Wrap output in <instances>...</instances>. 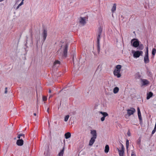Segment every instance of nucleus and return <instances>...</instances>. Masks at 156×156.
Listing matches in <instances>:
<instances>
[{
    "instance_id": "obj_36",
    "label": "nucleus",
    "mask_w": 156,
    "mask_h": 156,
    "mask_svg": "<svg viewBox=\"0 0 156 156\" xmlns=\"http://www.w3.org/2000/svg\"><path fill=\"white\" fill-rule=\"evenodd\" d=\"M5 93L6 94H7V87H6L5 88Z\"/></svg>"
},
{
    "instance_id": "obj_13",
    "label": "nucleus",
    "mask_w": 156,
    "mask_h": 156,
    "mask_svg": "<svg viewBox=\"0 0 156 156\" xmlns=\"http://www.w3.org/2000/svg\"><path fill=\"white\" fill-rule=\"evenodd\" d=\"M92 136V137L93 138H97V133L96 131L95 130H91L90 132Z\"/></svg>"
},
{
    "instance_id": "obj_20",
    "label": "nucleus",
    "mask_w": 156,
    "mask_h": 156,
    "mask_svg": "<svg viewBox=\"0 0 156 156\" xmlns=\"http://www.w3.org/2000/svg\"><path fill=\"white\" fill-rule=\"evenodd\" d=\"M119 88L117 87H116L114 88L113 92L114 94L117 93L119 91Z\"/></svg>"
},
{
    "instance_id": "obj_40",
    "label": "nucleus",
    "mask_w": 156,
    "mask_h": 156,
    "mask_svg": "<svg viewBox=\"0 0 156 156\" xmlns=\"http://www.w3.org/2000/svg\"><path fill=\"white\" fill-rule=\"evenodd\" d=\"M155 131H155V130H153L152 131V132L151 134H153L155 133Z\"/></svg>"
},
{
    "instance_id": "obj_34",
    "label": "nucleus",
    "mask_w": 156,
    "mask_h": 156,
    "mask_svg": "<svg viewBox=\"0 0 156 156\" xmlns=\"http://www.w3.org/2000/svg\"><path fill=\"white\" fill-rule=\"evenodd\" d=\"M47 99V98L46 97L43 96V101H46Z\"/></svg>"
},
{
    "instance_id": "obj_50",
    "label": "nucleus",
    "mask_w": 156,
    "mask_h": 156,
    "mask_svg": "<svg viewBox=\"0 0 156 156\" xmlns=\"http://www.w3.org/2000/svg\"><path fill=\"white\" fill-rule=\"evenodd\" d=\"M117 149L118 150V152L119 151V150H120L118 148H117Z\"/></svg>"
},
{
    "instance_id": "obj_41",
    "label": "nucleus",
    "mask_w": 156,
    "mask_h": 156,
    "mask_svg": "<svg viewBox=\"0 0 156 156\" xmlns=\"http://www.w3.org/2000/svg\"><path fill=\"white\" fill-rule=\"evenodd\" d=\"M20 137H21V136H20L19 134H18L17 138H18V139H20Z\"/></svg>"
},
{
    "instance_id": "obj_10",
    "label": "nucleus",
    "mask_w": 156,
    "mask_h": 156,
    "mask_svg": "<svg viewBox=\"0 0 156 156\" xmlns=\"http://www.w3.org/2000/svg\"><path fill=\"white\" fill-rule=\"evenodd\" d=\"M16 144L19 146H22L23 144V140L22 139H19L17 140Z\"/></svg>"
},
{
    "instance_id": "obj_39",
    "label": "nucleus",
    "mask_w": 156,
    "mask_h": 156,
    "mask_svg": "<svg viewBox=\"0 0 156 156\" xmlns=\"http://www.w3.org/2000/svg\"><path fill=\"white\" fill-rule=\"evenodd\" d=\"M131 156H136V154L134 153L133 152L131 154Z\"/></svg>"
},
{
    "instance_id": "obj_14",
    "label": "nucleus",
    "mask_w": 156,
    "mask_h": 156,
    "mask_svg": "<svg viewBox=\"0 0 156 156\" xmlns=\"http://www.w3.org/2000/svg\"><path fill=\"white\" fill-rule=\"evenodd\" d=\"M96 138H95L91 137L89 141V145L92 146Z\"/></svg>"
},
{
    "instance_id": "obj_33",
    "label": "nucleus",
    "mask_w": 156,
    "mask_h": 156,
    "mask_svg": "<svg viewBox=\"0 0 156 156\" xmlns=\"http://www.w3.org/2000/svg\"><path fill=\"white\" fill-rule=\"evenodd\" d=\"M98 46H97V47H98V52L99 53L100 51V46H99V43H98Z\"/></svg>"
},
{
    "instance_id": "obj_38",
    "label": "nucleus",
    "mask_w": 156,
    "mask_h": 156,
    "mask_svg": "<svg viewBox=\"0 0 156 156\" xmlns=\"http://www.w3.org/2000/svg\"><path fill=\"white\" fill-rule=\"evenodd\" d=\"M19 135H20V136H23V138H24L25 136H24V134H20Z\"/></svg>"
},
{
    "instance_id": "obj_18",
    "label": "nucleus",
    "mask_w": 156,
    "mask_h": 156,
    "mask_svg": "<svg viewBox=\"0 0 156 156\" xmlns=\"http://www.w3.org/2000/svg\"><path fill=\"white\" fill-rule=\"evenodd\" d=\"M109 151V146L108 145H107L105 146V152L107 153H108Z\"/></svg>"
},
{
    "instance_id": "obj_44",
    "label": "nucleus",
    "mask_w": 156,
    "mask_h": 156,
    "mask_svg": "<svg viewBox=\"0 0 156 156\" xmlns=\"http://www.w3.org/2000/svg\"><path fill=\"white\" fill-rule=\"evenodd\" d=\"M154 130H155V131H156V125L155 126V127H154Z\"/></svg>"
},
{
    "instance_id": "obj_31",
    "label": "nucleus",
    "mask_w": 156,
    "mask_h": 156,
    "mask_svg": "<svg viewBox=\"0 0 156 156\" xmlns=\"http://www.w3.org/2000/svg\"><path fill=\"white\" fill-rule=\"evenodd\" d=\"M24 0H22L21 2L19 5L17 7V9H18L20 6L23 5V1Z\"/></svg>"
},
{
    "instance_id": "obj_32",
    "label": "nucleus",
    "mask_w": 156,
    "mask_h": 156,
    "mask_svg": "<svg viewBox=\"0 0 156 156\" xmlns=\"http://www.w3.org/2000/svg\"><path fill=\"white\" fill-rule=\"evenodd\" d=\"M100 35H101V34H98V36L97 37V41H98V43H99V40H100Z\"/></svg>"
},
{
    "instance_id": "obj_26",
    "label": "nucleus",
    "mask_w": 156,
    "mask_h": 156,
    "mask_svg": "<svg viewBox=\"0 0 156 156\" xmlns=\"http://www.w3.org/2000/svg\"><path fill=\"white\" fill-rule=\"evenodd\" d=\"M60 64V62L58 60H56L54 62V66H56L57 65H59Z\"/></svg>"
},
{
    "instance_id": "obj_3",
    "label": "nucleus",
    "mask_w": 156,
    "mask_h": 156,
    "mask_svg": "<svg viewBox=\"0 0 156 156\" xmlns=\"http://www.w3.org/2000/svg\"><path fill=\"white\" fill-rule=\"evenodd\" d=\"M146 51L145 52V56L144 57V62L145 63H147L149 62V60L148 58V48H146Z\"/></svg>"
},
{
    "instance_id": "obj_23",
    "label": "nucleus",
    "mask_w": 156,
    "mask_h": 156,
    "mask_svg": "<svg viewBox=\"0 0 156 156\" xmlns=\"http://www.w3.org/2000/svg\"><path fill=\"white\" fill-rule=\"evenodd\" d=\"M100 113L102 115H103V117H105L108 115V114L106 112H100Z\"/></svg>"
},
{
    "instance_id": "obj_16",
    "label": "nucleus",
    "mask_w": 156,
    "mask_h": 156,
    "mask_svg": "<svg viewBox=\"0 0 156 156\" xmlns=\"http://www.w3.org/2000/svg\"><path fill=\"white\" fill-rule=\"evenodd\" d=\"M65 136L66 139L69 138L71 136V133L69 132H67L65 134Z\"/></svg>"
},
{
    "instance_id": "obj_52",
    "label": "nucleus",
    "mask_w": 156,
    "mask_h": 156,
    "mask_svg": "<svg viewBox=\"0 0 156 156\" xmlns=\"http://www.w3.org/2000/svg\"><path fill=\"white\" fill-rule=\"evenodd\" d=\"M155 125H156V123H155Z\"/></svg>"
},
{
    "instance_id": "obj_8",
    "label": "nucleus",
    "mask_w": 156,
    "mask_h": 156,
    "mask_svg": "<svg viewBox=\"0 0 156 156\" xmlns=\"http://www.w3.org/2000/svg\"><path fill=\"white\" fill-rule=\"evenodd\" d=\"M140 80L142 82V85L145 86L149 84V81L146 79H140Z\"/></svg>"
},
{
    "instance_id": "obj_7",
    "label": "nucleus",
    "mask_w": 156,
    "mask_h": 156,
    "mask_svg": "<svg viewBox=\"0 0 156 156\" xmlns=\"http://www.w3.org/2000/svg\"><path fill=\"white\" fill-rule=\"evenodd\" d=\"M120 71L115 69L113 73L114 75L116 76L118 78H119L121 76L120 73Z\"/></svg>"
},
{
    "instance_id": "obj_24",
    "label": "nucleus",
    "mask_w": 156,
    "mask_h": 156,
    "mask_svg": "<svg viewBox=\"0 0 156 156\" xmlns=\"http://www.w3.org/2000/svg\"><path fill=\"white\" fill-rule=\"evenodd\" d=\"M116 8V5L115 4H114L111 9V10L113 12H114Z\"/></svg>"
},
{
    "instance_id": "obj_35",
    "label": "nucleus",
    "mask_w": 156,
    "mask_h": 156,
    "mask_svg": "<svg viewBox=\"0 0 156 156\" xmlns=\"http://www.w3.org/2000/svg\"><path fill=\"white\" fill-rule=\"evenodd\" d=\"M127 134L128 135V136H131V133H130L129 131V130L128 132H127Z\"/></svg>"
},
{
    "instance_id": "obj_48",
    "label": "nucleus",
    "mask_w": 156,
    "mask_h": 156,
    "mask_svg": "<svg viewBox=\"0 0 156 156\" xmlns=\"http://www.w3.org/2000/svg\"><path fill=\"white\" fill-rule=\"evenodd\" d=\"M49 110V108H48V109H47V112H48V113H49V110Z\"/></svg>"
},
{
    "instance_id": "obj_30",
    "label": "nucleus",
    "mask_w": 156,
    "mask_h": 156,
    "mask_svg": "<svg viewBox=\"0 0 156 156\" xmlns=\"http://www.w3.org/2000/svg\"><path fill=\"white\" fill-rule=\"evenodd\" d=\"M69 117V116L68 115H66L65 117L64 121L65 122H67L68 121Z\"/></svg>"
},
{
    "instance_id": "obj_46",
    "label": "nucleus",
    "mask_w": 156,
    "mask_h": 156,
    "mask_svg": "<svg viewBox=\"0 0 156 156\" xmlns=\"http://www.w3.org/2000/svg\"><path fill=\"white\" fill-rule=\"evenodd\" d=\"M154 130H155V131H156V125L155 126V127H154Z\"/></svg>"
},
{
    "instance_id": "obj_21",
    "label": "nucleus",
    "mask_w": 156,
    "mask_h": 156,
    "mask_svg": "<svg viewBox=\"0 0 156 156\" xmlns=\"http://www.w3.org/2000/svg\"><path fill=\"white\" fill-rule=\"evenodd\" d=\"M141 76L140 73L138 72L136 74L135 78L136 79H139L141 77Z\"/></svg>"
},
{
    "instance_id": "obj_43",
    "label": "nucleus",
    "mask_w": 156,
    "mask_h": 156,
    "mask_svg": "<svg viewBox=\"0 0 156 156\" xmlns=\"http://www.w3.org/2000/svg\"><path fill=\"white\" fill-rule=\"evenodd\" d=\"M154 130H155V131H156V125L155 126V127H154Z\"/></svg>"
},
{
    "instance_id": "obj_1",
    "label": "nucleus",
    "mask_w": 156,
    "mask_h": 156,
    "mask_svg": "<svg viewBox=\"0 0 156 156\" xmlns=\"http://www.w3.org/2000/svg\"><path fill=\"white\" fill-rule=\"evenodd\" d=\"M132 53L133 54V56L134 58H137L140 57V56H142L143 52L141 51H133Z\"/></svg>"
},
{
    "instance_id": "obj_11",
    "label": "nucleus",
    "mask_w": 156,
    "mask_h": 156,
    "mask_svg": "<svg viewBox=\"0 0 156 156\" xmlns=\"http://www.w3.org/2000/svg\"><path fill=\"white\" fill-rule=\"evenodd\" d=\"M42 35L43 37V41H45L47 35V31L46 30L44 29V30L43 33L42 34Z\"/></svg>"
},
{
    "instance_id": "obj_6",
    "label": "nucleus",
    "mask_w": 156,
    "mask_h": 156,
    "mask_svg": "<svg viewBox=\"0 0 156 156\" xmlns=\"http://www.w3.org/2000/svg\"><path fill=\"white\" fill-rule=\"evenodd\" d=\"M127 113L129 115V116H130L132 115H133L134 112H135L136 110L135 109L133 108H131L130 109H128L127 110Z\"/></svg>"
},
{
    "instance_id": "obj_5",
    "label": "nucleus",
    "mask_w": 156,
    "mask_h": 156,
    "mask_svg": "<svg viewBox=\"0 0 156 156\" xmlns=\"http://www.w3.org/2000/svg\"><path fill=\"white\" fill-rule=\"evenodd\" d=\"M121 149L119 150V153L120 156H123L124 148L123 145L121 143Z\"/></svg>"
},
{
    "instance_id": "obj_49",
    "label": "nucleus",
    "mask_w": 156,
    "mask_h": 156,
    "mask_svg": "<svg viewBox=\"0 0 156 156\" xmlns=\"http://www.w3.org/2000/svg\"><path fill=\"white\" fill-rule=\"evenodd\" d=\"M34 115H35V116H36V113H34Z\"/></svg>"
},
{
    "instance_id": "obj_42",
    "label": "nucleus",
    "mask_w": 156,
    "mask_h": 156,
    "mask_svg": "<svg viewBox=\"0 0 156 156\" xmlns=\"http://www.w3.org/2000/svg\"><path fill=\"white\" fill-rule=\"evenodd\" d=\"M52 97V95H50L49 98V99L51 98Z\"/></svg>"
},
{
    "instance_id": "obj_25",
    "label": "nucleus",
    "mask_w": 156,
    "mask_h": 156,
    "mask_svg": "<svg viewBox=\"0 0 156 156\" xmlns=\"http://www.w3.org/2000/svg\"><path fill=\"white\" fill-rule=\"evenodd\" d=\"M122 66L121 65H117L116 66V69H115L118 70H119L121 71V68Z\"/></svg>"
},
{
    "instance_id": "obj_22",
    "label": "nucleus",
    "mask_w": 156,
    "mask_h": 156,
    "mask_svg": "<svg viewBox=\"0 0 156 156\" xmlns=\"http://www.w3.org/2000/svg\"><path fill=\"white\" fill-rule=\"evenodd\" d=\"M156 53V49L155 48H153L152 49V54L153 55V57L154 58V55H155Z\"/></svg>"
},
{
    "instance_id": "obj_37",
    "label": "nucleus",
    "mask_w": 156,
    "mask_h": 156,
    "mask_svg": "<svg viewBox=\"0 0 156 156\" xmlns=\"http://www.w3.org/2000/svg\"><path fill=\"white\" fill-rule=\"evenodd\" d=\"M105 117H101V120L102 121H104V120L105 119Z\"/></svg>"
},
{
    "instance_id": "obj_45",
    "label": "nucleus",
    "mask_w": 156,
    "mask_h": 156,
    "mask_svg": "<svg viewBox=\"0 0 156 156\" xmlns=\"http://www.w3.org/2000/svg\"><path fill=\"white\" fill-rule=\"evenodd\" d=\"M154 130H155V131H156V125L155 126V127H154Z\"/></svg>"
},
{
    "instance_id": "obj_47",
    "label": "nucleus",
    "mask_w": 156,
    "mask_h": 156,
    "mask_svg": "<svg viewBox=\"0 0 156 156\" xmlns=\"http://www.w3.org/2000/svg\"><path fill=\"white\" fill-rule=\"evenodd\" d=\"M51 90H49V93H51Z\"/></svg>"
},
{
    "instance_id": "obj_28",
    "label": "nucleus",
    "mask_w": 156,
    "mask_h": 156,
    "mask_svg": "<svg viewBox=\"0 0 156 156\" xmlns=\"http://www.w3.org/2000/svg\"><path fill=\"white\" fill-rule=\"evenodd\" d=\"M126 149L127 151H128V148L129 145V140H127L126 141Z\"/></svg>"
},
{
    "instance_id": "obj_2",
    "label": "nucleus",
    "mask_w": 156,
    "mask_h": 156,
    "mask_svg": "<svg viewBox=\"0 0 156 156\" xmlns=\"http://www.w3.org/2000/svg\"><path fill=\"white\" fill-rule=\"evenodd\" d=\"M131 44L135 48H137L139 45V42L136 39L133 38L131 41Z\"/></svg>"
},
{
    "instance_id": "obj_9",
    "label": "nucleus",
    "mask_w": 156,
    "mask_h": 156,
    "mask_svg": "<svg viewBox=\"0 0 156 156\" xmlns=\"http://www.w3.org/2000/svg\"><path fill=\"white\" fill-rule=\"evenodd\" d=\"M80 23L83 25H84L86 23L85 17H80Z\"/></svg>"
},
{
    "instance_id": "obj_12",
    "label": "nucleus",
    "mask_w": 156,
    "mask_h": 156,
    "mask_svg": "<svg viewBox=\"0 0 156 156\" xmlns=\"http://www.w3.org/2000/svg\"><path fill=\"white\" fill-rule=\"evenodd\" d=\"M137 112L139 119L140 121V122H142V118L141 116L140 110L139 107L137 108Z\"/></svg>"
},
{
    "instance_id": "obj_17",
    "label": "nucleus",
    "mask_w": 156,
    "mask_h": 156,
    "mask_svg": "<svg viewBox=\"0 0 156 156\" xmlns=\"http://www.w3.org/2000/svg\"><path fill=\"white\" fill-rule=\"evenodd\" d=\"M153 94V93L151 92H150L149 93L147 94V99L148 100L150 99V98L152 96Z\"/></svg>"
},
{
    "instance_id": "obj_51",
    "label": "nucleus",
    "mask_w": 156,
    "mask_h": 156,
    "mask_svg": "<svg viewBox=\"0 0 156 156\" xmlns=\"http://www.w3.org/2000/svg\"><path fill=\"white\" fill-rule=\"evenodd\" d=\"M2 1H3V0H0V2H2Z\"/></svg>"
},
{
    "instance_id": "obj_29",
    "label": "nucleus",
    "mask_w": 156,
    "mask_h": 156,
    "mask_svg": "<svg viewBox=\"0 0 156 156\" xmlns=\"http://www.w3.org/2000/svg\"><path fill=\"white\" fill-rule=\"evenodd\" d=\"M141 138L140 137H139L137 141V143L139 145H140L141 143Z\"/></svg>"
},
{
    "instance_id": "obj_15",
    "label": "nucleus",
    "mask_w": 156,
    "mask_h": 156,
    "mask_svg": "<svg viewBox=\"0 0 156 156\" xmlns=\"http://www.w3.org/2000/svg\"><path fill=\"white\" fill-rule=\"evenodd\" d=\"M65 146H63V147L62 150L60 151V152L58 154V156H63V153H64V150H65Z\"/></svg>"
},
{
    "instance_id": "obj_4",
    "label": "nucleus",
    "mask_w": 156,
    "mask_h": 156,
    "mask_svg": "<svg viewBox=\"0 0 156 156\" xmlns=\"http://www.w3.org/2000/svg\"><path fill=\"white\" fill-rule=\"evenodd\" d=\"M68 48V45L67 44H66L63 47V56L65 58H66L67 55Z\"/></svg>"
},
{
    "instance_id": "obj_19",
    "label": "nucleus",
    "mask_w": 156,
    "mask_h": 156,
    "mask_svg": "<svg viewBox=\"0 0 156 156\" xmlns=\"http://www.w3.org/2000/svg\"><path fill=\"white\" fill-rule=\"evenodd\" d=\"M137 48V49L140 50H142L144 48L143 45L142 44H140Z\"/></svg>"
},
{
    "instance_id": "obj_27",
    "label": "nucleus",
    "mask_w": 156,
    "mask_h": 156,
    "mask_svg": "<svg viewBox=\"0 0 156 156\" xmlns=\"http://www.w3.org/2000/svg\"><path fill=\"white\" fill-rule=\"evenodd\" d=\"M102 32V29L101 27H99L98 31V34H101Z\"/></svg>"
},
{
    "instance_id": "obj_53",
    "label": "nucleus",
    "mask_w": 156,
    "mask_h": 156,
    "mask_svg": "<svg viewBox=\"0 0 156 156\" xmlns=\"http://www.w3.org/2000/svg\"><path fill=\"white\" fill-rule=\"evenodd\" d=\"M48 125H49V126L50 124H49V122H48Z\"/></svg>"
}]
</instances>
